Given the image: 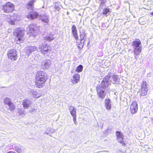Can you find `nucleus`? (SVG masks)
<instances>
[{
	"instance_id": "423d86ee",
	"label": "nucleus",
	"mask_w": 153,
	"mask_h": 153,
	"mask_svg": "<svg viewBox=\"0 0 153 153\" xmlns=\"http://www.w3.org/2000/svg\"><path fill=\"white\" fill-rule=\"evenodd\" d=\"M14 8V5L10 2L6 3L2 7V10L4 12L6 13L12 12Z\"/></svg>"
},
{
	"instance_id": "e433bc0d",
	"label": "nucleus",
	"mask_w": 153,
	"mask_h": 153,
	"mask_svg": "<svg viewBox=\"0 0 153 153\" xmlns=\"http://www.w3.org/2000/svg\"><path fill=\"white\" fill-rule=\"evenodd\" d=\"M151 119L152 122L153 123V117Z\"/></svg>"
},
{
	"instance_id": "f704fd0d",
	"label": "nucleus",
	"mask_w": 153,
	"mask_h": 153,
	"mask_svg": "<svg viewBox=\"0 0 153 153\" xmlns=\"http://www.w3.org/2000/svg\"><path fill=\"white\" fill-rule=\"evenodd\" d=\"M56 7V10H59L60 9V7Z\"/></svg>"
},
{
	"instance_id": "dca6fc26",
	"label": "nucleus",
	"mask_w": 153,
	"mask_h": 153,
	"mask_svg": "<svg viewBox=\"0 0 153 153\" xmlns=\"http://www.w3.org/2000/svg\"><path fill=\"white\" fill-rule=\"evenodd\" d=\"M72 32L75 40L76 41V43H78V36L76 26L74 25L72 26Z\"/></svg>"
},
{
	"instance_id": "2f4dec72",
	"label": "nucleus",
	"mask_w": 153,
	"mask_h": 153,
	"mask_svg": "<svg viewBox=\"0 0 153 153\" xmlns=\"http://www.w3.org/2000/svg\"><path fill=\"white\" fill-rule=\"evenodd\" d=\"M19 115H21L24 116L25 115V111L24 110H20L19 112Z\"/></svg>"
},
{
	"instance_id": "1a4fd4ad",
	"label": "nucleus",
	"mask_w": 153,
	"mask_h": 153,
	"mask_svg": "<svg viewBox=\"0 0 153 153\" xmlns=\"http://www.w3.org/2000/svg\"><path fill=\"white\" fill-rule=\"evenodd\" d=\"M141 86L140 95L141 96H145L147 94L148 90V87L147 82L145 81H143L142 82Z\"/></svg>"
},
{
	"instance_id": "20e7f679",
	"label": "nucleus",
	"mask_w": 153,
	"mask_h": 153,
	"mask_svg": "<svg viewBox=\"0 0 153 153\" xmlns=\"http://www.w3.org/2000/svg\"><path fill=\"white\" fill-rule=\"evenodd\" d=\"M4 102L6 105L5 108L8 111H12L15 108L13 103L11 102L10 98L6 97L4 99Z\"/></svg>"
},
{
	"instance_id": "c756f323",
	"label": "nucleus",
	"mask_w": 153,
	"mask_h": 153,
	"mask_svg": "<svg viewBox=\"0 0 153 153\" xmlns=\"http://www.w3.org/2000/svg\"><path fill=\"white\" fill-rule=\"evenodd\" d=\"M116 134L117 136V137H123V134L120 131H117L116 132Z\"/></svg>"
},
{
	"instance_id": "6e6552de",
	"label": "nucleus",
	"mask_w": 153,
	"mask_h": 153,
	"mask_svg": "<svg viewBox=\"0 0 153 153\" xmlns=\"http://www.w3.org/2000/svg\"><path fill=\"white\" fill-rule=\"evenodd\" d=\"M7 54L8 57L11 60H16L17 58V51L15 49H12L8 51Z\"/></svg>"
},
{
	"instance_id": "a878e982",
	"label": "nucleus",
	"mask_w": 153,
	"mask_h": 153,
	"mask_svg": "<svg viewBox=\"0 0 153 153\" xmlns=\"http://www.w3.org/2000/svg\"><path fill=\"white\" fill-rule=\"evenodd\" d=\"M54 37L52 34H50L46 36L45 38V40L50 42L53 39Z\"/></svg>"
},
{
	"instance_id": "5701e85b",
	"label": "nucleus",
	"mask_w": 153,
	"mask_h": 153,
	"mask_svg": "<svg viewBox=\"0 0 153 153\" xmlns=\"http://www.w3.org/2000/svg\"><path fill=\"white\" fill-rule=\"evenodd\" d=\"M69 109L70 111V114L72 117L76 116V111L73 106H70L69 107Z\"/></svg>"
},
{
	"instance_id": "bb28decb",
	"label": "nucleus",
	"mask_w": 153,
	"mask_h": 153,
	"mask_svg": "<svg viewBox=\"0 0 153 153\" xmlns=\"http://www.w3.org/2000/svg\"><path fill=\"white\" fill-rule=\"evenodd\" d=\"M35 0H31L28 3V9L30 8L31 10H32L33 8V5L35 2Z\"/></svg>"
},
{
	"instance_id": "393cba45",
	"label": "nucleus",
	"mask_w": 153,
	"mask_h": 153,
	"mask_svg": "<svg viewBox=\"0 0 153 153\" xmlns=\"http://www.w3.org/2000/svg\"><path fill=\"white\" fill-rule=\"evenodd\" d=\"M74 82L77 83L79 80L80 75L78 74H75L73 76Z\"/></svg>"
},
{
	"instance_id": "0eeeda50",
	"label": "nucleus",
	"mask_w": 153,
	"mask_h": 153,
	"mask_svg": "<svg viewBox=\"0 0 153 153\" xmlns=\"http://www.w3.org/2000/svg\"><path fill=\"white\" fill-rule=\"evenodd\" d=\"M36 28V27L35 25H31L27 27L26 30L28 34H29L30 36L32 35L33 36H35L37 33Z\"/></svg>"
},
{
	"instance_id": "9b49d317",
	"label": "nucleus",
	"mask_w": 153,
	"mask_h": 153,
	"mask_svg": "<svg viewBox=\"0 0 153 153\" xmlns=\"http://www.w3.org/2000/svg\"><path fill=\"white\" fill-rule=\"evenodd\" d=\"M37 48L33 46H29L25 48V51L27 56H28L33 52L37 51Z\"/></svg>"
},
{
	"instance_id": "ddd939ff",
	"label": "nucleus",
	"mask_w": 153,
	"mask_h": 153,
	"mask_svg": "<svg viewBox=\"0 0 153 153\" xmlns=\"http://www.w3.org/2000/svg\"><path fill=\"white\" fill-rule=\"evenodd\" d=\"M39 16L38 13L36 11H31L26 16L30 20L36 18Z\"/></svg>"
},
{
	"instance_id": "f03ea898",
	"label": "nucleus",
	"mask_w": 153,
	"mask_h": 153,
	"mask_svg": "<svg viewBox=\"0 0 153 153\" xmlns=\"http://www.w3.org/2000/svg\"><path fill=\"white\" fill-rule=\"evenodd\" d=\"M36 86L40 88L44 85L47 79V74L44 71H38L36 74Z\"/></svg>"
},
{
	"instance_id": "6ab92c4d",
	"label": "nucleus",
	"mask_w": 153,
	"mask_h": 153,
	"mask_svg": "<svg viewBox=\"0 0 153 153\" xmlns=\"http://www.w3.org/2000/svg\"><path fill=\"white\" fill-rule=\"evenodd\" d=\"M142 46H140L138 48H134V57L135 59L137 60V56L139 55L142 51Z\"/></svg>"
},
{
	"instance_id": "2eb2a0df",
	"label": "nucleus",
	"mask_w": 153,
	"mask_h": 153,
	"mask_svg": "<svg viewBox=\"0 0 153 153\" xmlns=\"http://www.w3.org/2000/svg\"><path fill=\"white\" fill-rule=\"evenodd\" d=\"M10 21H8L9 23L12 25H14L15 24L14 22L16 21H19L20 20V18L19 16L17 14H13V16L11 17Z\"/></svg>"
},
{
	"instance_id": "473e14b6",
	"label": "nucleus",
	"mask_w": 153,
	"mask_h": 153,
	"mask_svg": "<svg viewBox=\"0 0 153 153\" xmlns=\"http://www.w3.org/2000/svg\"><path fill=\"white\" fill-rule=\"evenodd\" d=\"M73 117V120L74 121V123H75V124L76 125L77 123V122L76 121V116H74V117Z\"/></svg>"
},
{
	"instance_id": "a211bd4d",
	"label": "nucleus",
	"mask_w": 153,
	"mask_h": 153,
	"mask_svg": "<svg viewBox=\"0 0 153 153\" xmlns=\"http://www.w3.org/2000/svg\"><path fill=\"white\" fill-rule=\"evenodd\" d=\"M132 46L133 48H138L140 46H142L140 40L139 39H136L135 41L132 42Z\"/></svg>"
},
{
	"instance_id": "c85d7f7f",
	"label": "nucleus",
	"mask_w": 153,
	"mask_h": 153,
	"mask_svg": "<svg viewBox=\"0 0 153 153\" xmlns=\"http://www.w3.org/2000/svg\"><path fill=\"white\" fill-rule=\"evenodd\" d=\"M117 140L119 143H120L121 144H123L124 143V141H123V137H117Z\"/></svg>"
},
{
	"instance_id": "f3484780",
	"label": "nucleus",
	"mask_w": 153,
	"mask_h": 153,
	"mask_svg": "<svg viewBox=\"0 0 153 153\" xmlns=\"http://www.w3.org/2000/svg\"><path fill=\"white\" fill-rule=\"evenodd\" d=\"M51 61L49 60L46 59L43 61L42 63V68L43 69H47L51 65Z\"/></svg>"
},
{
	"instance_id": "4468645a",
	"label": "nucleus",
	"mask_w": 153,
	"mask_h": 153,
	"mask_svg": "<svg viewBox=\"0 0 153 153\" xmlns=\"http://www.w3.org/2000/svg\"><path fill=\"white\" fill-rule=\"evenodd\" d=\"M13 147L18 153H21L25 151L24 147L19 144H14L13 145Z\"/></svg>"
},
{
	"instance_id": "72a5a7b5",
	"label": "nucleus",
	"mask_w": 153,
	"mask_h": 153,
	"mask_svg": "<svg viewBox=\"0 0 153 153\" xmlns=\"http://www.w3.org/2000/svg\"><path fill=\"white\" fill-rule=\"evenodd\" d=\"M100 6H101V5H103L104 4V0H100Z\"/></svg>"
},
{
	"instance_id": "f8f14e48",
	"label": "nucleus",
	"mask_w": 153,
	"mask_h": 153,
	"mask_svg": "<svg viewBox=\"0 0 153 153\" xmlns=\"http://www.w3.org/2000/svg\"><path fill=\"white\" fill-rule=\"evenodd\" d=\"M130 111L131 112L132 114H134L136 113L138 110V105L137 102L134 101L132 102L130 107Z\"/></svg>"
},
{
	"instance_id": "58836bf2",
	"label": "nucleus",
	"mask_w": 153,
	"mask_h": 153,
	"mask_svg": "<svg viewBox=\"0 0 153 153\" xmlns=\"http://www.w3.org/2000/svg\"><path fill=\"white\" fill-rule=\"evenodd\" d=\"M47 134H48V133H47Z\"/></svg>"
},
{
	"instance_id": "9d476101",
	"label": "nucleus",
	"mask_w": 153,
	"mask_h": 153,
	"mask_svg": "<svg viewBox=\"0 0 153 153\" xmlns=\"http://www.w3.org/2000/svg\"><path fill=\"white\" fill-rule=\"evenodd\" d=\"M86 34L84 32H82V33L80 35V39H78V41L77 45L78 47L80 49H82L83 48L84 42L85 40V37Z\"/></svg>"
},
{
	"instance_id": "f257e3e1",
	"label": "nucleus",
	"mask_w": 153,
	"mask_h": 153,
	"mask_svg": "<svg viewBox=\"0 0 153 153\" xmlns=\"http://www.w3.org/2000/svg\"><path fill=\"white\" fill-rule=\"evenodd\" d=\"M120 78L118 75H114L110 77L109 75L106 76L100 84L97 87V94L100 98L103 99L105 97L108 89V85L111 82L113 84H117L119 82Z\"/></svg>"
},
{
	"instance_id": "7c9ffc66",
	"label": "nucleus",
	"mask_w": 153,
	"mask_h": 153,
	"mask_svg": "<svg viewBox=\"0 0 153 153\" xmlns=\"http://www.w3.org/2000/svg\"><path fill=\"white\" fill-rule=\"evenodd\" d=\"M109 9L108 8H105L103 10V14L104 15H106L107 13L109 12Z\"/></svg>"
},
{
	"instance_id": "39448f33",
	"label": "nucleus",
	"mask_w": 153,
	"mask_h": 153,
	"mask_svg": "<svg viewBox=\"0 0 153 153\" xmlns=\"http://www.w3.org/2000/svg\"><path fill=\"white\" fill-rule=\"evenodd\" d=\"M37 51L41 52L42 54L45 56H49L51 51V50L50 48L46 47L44 46L40 45L37 48Z\"/></svg>"
},
{
	"instance_id": "b1692460",
	"label": "nucleus",
	"mask_w": 153,
	"mask_h": 153,
	"mask_svg": "<svg viewBox=\"0 0 153 153\" xmlns=\"http://www.w3.org/2000/svg\"><path fill=\"white\" fill-rule=\"evenodd\" d=\"M30 94H32L34 97H36V98H38L41 96L40 94L38 93L37 91H35L31 90L30 91Z\"/></svg>"
},
{
	"instance_id": "ea45409f",
	"label": "nucleus",
	"mask_w": 153,
	"mask_h": 153,
	"mask_svg": "<svg viewBox=\"0 0 153 153\" xmlns=\"http://www.w3.org/2000/svg\"><path fill=\"white\" fill-rule=\"evenodd\" d=\"M120 152L121 153H122V152L120 151Z\"/></svg>"
},
{
	"instance_id": "412c9836",
	"label": "nucleus",
	"mask_w": 153,
	"mask_h": 153,
	"mask_svg": "<svg viewBox=\"0 0 153 153\" xmlns=\"http://www.w3.org/2000/svg\"><path fill=\"white\" fill-rule=\"evenodd\" d=\"M32 101L28 99L24 100L23 102V105L25 109L28 108H29L30 105L32 104Z\"/></svg>"
},
{
	"instance_id": "cd10ccee",
	"label": "nucleus",
	"mask_w": 153,
	"mask_h": 153,
	"mask_svg": "<svg viewBox=\"0 0 153 153\" xmlns=\"http://www.w3.org/2000/svg\"><path fill=\"white\" fill-rule=\"evenodd\" d=\"M83 67L82 65H79L77 68L76 71L78 72H81L83 69Z\"/></svg>"
},
{
	"instance_id": "4c0bfd02",
	"label": "nucleus",
	"mask_w": 153,
	"mask_h": 153,
	"mask_svg": "<svg viewBox=\"0 0 153 153\" xmlns=\"http://www.w3.org/2000/svg\"><path fill=\"white\" fill-rule=\"evenodd\" d=\"M90 42H89H89H88V45L89 44V43Z\"/></svg>"
},
{
	"instance_id": "c9c22d12",
	"label": "nucleus",
	"mask_w": 153,
	"mask_h": 153,
	"mask_svg": "<svg viewBox=\"0 0 153 153\" xmlns=\"http://www.w3.org/2000/svg\"><path fill=\"white\" fill-rule=\"evenodd\" d=\"M7 153H16L15 152H8Z\"/></svg>"
},
{
	"instance_id": "4be33fe9",
	"label": "nucleus",
	"mask_w": 153,
	"mask_h": 153,
	"mask_svg": "<svg viewBox=\"0 0 153 153\" xmlns=\"http://www.w3.org/2000/svg\"><path fill=\"white\" fill-rule=\"evenodd\" d=\"M105 105L107 110H110L111 109V100L109 99H105Z\"/></svg>"
},
{
	"instance_id": "7ed1b4c3",
	"label": "nucleus",
	"mask_w": 153,
	"mask_h": 153,
	"mask_svg": "<svg viewBox=\"0 0 153 153\" xmlns=\"http://www.w3.org/2000/svg\"><path fill=\"white\" fill-rule=\"evenodd\" d=\"M24 34V30L20 28H16L15 30L14 34L16 36V40L22 42L23 40V36Z\"/></svg>"
},
{
	"instance_id": "aec40b11",
	"label": "nucleus",
	"mask_w": 153,
	"mask_h": 153,
	"mask_svg": "<svg viewBox=\"0 0 153 153\" xmlns=\"http://www.w3.org/2000/svg\"><path fill=\"white\" fill-rule=\"evenodd\" d=\"M40 18L43 22H45L46 23H48L49 22V17L45 13L41 14L40 16Z\"/></svg>"
}]
</instances>
